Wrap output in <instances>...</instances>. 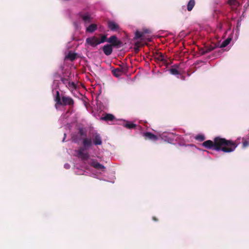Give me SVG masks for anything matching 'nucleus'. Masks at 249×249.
Masks as SVG:
<instances>
[{"mask_svg": "<svg viewBox=\"0 0 249 249\" xmlns=\"http://www.w3.org/2000/svg\"><path fill=\"white\" fill-rule=\"evenodd\" d=\"M228 3L230 5L237 6L238 5L237 0H229Z\"/></svg>", "mask_w": 249, "mask_h": 249, "instance_id": "26", "label": "nucleus"}, {"mask_svg": "<svg viewBox=\"0 0 249 249\" xmlns=\"http://www.w3.org/2000/svg\"><path fill=\"white\" fill-rule=\"evenodd\" d=\"M155 59L159 61L162 62L163 63L166 64L167 62L165 59L164 55L161 53H157L155 56Z\"/></svg>", "mask_w": 249, "mask_h": 249, "instance_id": "12", "label": "nucleus"}, {"mask_svg": "<svg viewBox=\"0 0 249 249\" xmlns=\"http://www.w3.org/2000/svg\"><path fill=\"white\" fill-rule=\"evenodd\" d=\"M67 57L71 61H73L76 58V54L74 53H69Z\"/></svg>", "mask_w": 249, "mask_h": 249, "instance_id": "22", "label": "nucleus"}, {"mask_svg": "<svg viewBox=\"0 0 249 249\" xmlns=\"http://www.w3.org/2000/svg\"><path fill=\"white\" fill-rule=\"evenodd\" d=\"M142 33H143V35H144V34H148L150 33V31L148 29H144L143 30V31L142 32Z\"/></svg>", "mask_w": 249, "mask_h": 249, "instance_id": "32", "label": "nucleus"}, {"mask_svg": "<svg viewBox=\"0 0 249 249\" xmlns=\"http://www.w3.org/2000/svg\"><path fill=\"white\" fill-rule=\"evenodd\" d=\"M61 81L63 82V83L65 84H68V82H69L68 81V79H67V78H63L61 79Z\"/></svg>", "mask_w": 249, "mask_h": 249, "instance_id": "30", "label": "nucleus"}, {"mask_svg": "<svg viewBox=\"0 0 249 249\" xmlns=\"http://www.w3.org/2000/svg\"><path fill=\"white\" fill-rule=\"evenodd\" d=\"M249 145V142L246 140H244L243 142V147L245 148Z\"/></svg>", "mask_w": 249, "mask_h": 249, "instance_id": "29", "label": "nucleus"}, {"mask_svg": "<svg viewBox=\"0 0 249 249\" xmlns=\"http://www.w3.org/2000/svg\"><path fill=\"white\" fill-rule=\"evenodd\" d=\"M108 28L112 31H117L120 29L119 25L114 21H107Z\"/></svg>", "mask_w": 249, "mask_h": 249, "instance_id": "7", "label": "nucleus"}, {"mask_svg": "<svg viewBox=\"0 0 249 249\" xmlns=\"http://www.w3.org/2000/svg\"><path fill=\"white\" fill-rule=\"evenodd\" d=\"M87 134V131L85 129L83 128H79L78 129V134L81 137H85V138H86Z\"/></svg>", "mask_w": 249, "mask_h": 249, "instance_id": "19", "label": "nucleus"}, {"mask_svg": "<svg viewBox=\"0 0 249 249\" xmlns=\"http://www.w3.org/2000/svg\"><path fill=\"white\" fill-rule=\"evenodd\" d=\"M97 29V25L95 24H91L89 26L87 30L90 33L93 32Z\"/></svg>", "mask_w": 249, "mask_h": 249, "instance_id": "21", "label": "nucleus"}, {"mask_svg": "<svg viewBox=\"0 0 249 249\" xmlns=\"http://www.w3.org/2000/svg\"><path fill=\"white\" fill-rule=\"evenodd\" d=\"M92 142L95 145H100L102 144V140L100 134L97 132L93 133L92 135Z\"/></svg>", "mask_w": 249, "mask_h": 249, "instance_id": "5", "label": "nucleus"}, {"mask_svg": "<svg viewBox=\"0 0 249 249\" xmlns=\"http://www.w3.org/2000/svg\"><path fill=\"white\" fill-rule=\"evenodd\" d=\"M112 46L118 47L121 45L122 43L121 41L118 39L117 36L115 35L111 36L107 40Z\"/></svg>", "mask_w": 249, "mask_h": 249, "instance_id": "6", "label": "nucleus"}, {"mask_svg": "<svg viewBox=\"0 0 249 249\" xmlns=\"http://www.w3.org/2000/svg\"><path fill=\"white\" fill-rule=\"evenodd\" d=\"M218 47V46H217L216 44H215L214 46L210 45V46H207L205 47V52H203L202 53L206 54L207 53L212 51L214 49Z\"/></svg>", "mask_w": 249, "mask_h": 249, "instance_id": "14", "label": "nucleus"}, {"mask_svg": "<svg viewBox=\"0 0 249 249\" xmlns=\"http://www.w3.org/2000/svg\"><path fill=\"white\" fill-rule=\"evenodd\" d=\"M68 86L70 88L75 89L76 86L74 82H68Z\"/></svg>", "mask_w": 249, "mask_h": 249, "instance_id": "28", "label": "nucleus"}, {"mask_svg": "<svg viewBox=\"0 0 249 249\" xmlns=\"http://www.w3.org/2000/svg\"><path fill=\"white\" fill-rule=\"evenodd\" d=\"M143 33L141 32H139L138 31H137L136 32H135V37H134V38L135 39H139L141 37H142V36H143Z\"/></svg>", "mask_w": 249, "mask_h": 249, "instance_id": "23", "label": "nucleus"}, {"mask_svg": "<svg viewBox=\"0 0 249 249\" xmlns=\"http://www.w3.org/2000/svg\"><path fill=\"white\" fill-rule=\"evenodd\" d=\"M74 104V101L72 98L70 96H62L61 103H59L58 105L68 106L70 109H71L73 107Z\"/></svg>", "mask_w": 249, "mask_h": 249, "instance_id": "3", "label": "nucleus"}, {"mask_svg": "<svg viewBox=\"0 0 249 249\" xmlns=\"http://www.w3.org/2000/svg\"><path fill=\"white\" fill-rule=\"evenodd\" d=\"M170 73L173 75H177L179 74V71L176 69L172 68L170 70Z\"/></svg>", "mask_w": 249, "mask_h": 249, "instance_id": "27", "label": "nucleus"}, {"mask_svg": "<svg viewBox=\"0 0 249 249\" xmlns=\"http://www.w3.org/2000/svg\"><path fill=\"white\" fill-rule=\"evenodd\" d=\"M90 165L96 169L101 170L102 171H104L105 169V167L98 162L96 160H92L90 163Z\"/></svg>", "mask_w": 249, "mask_h": 249, "instance_id": "9", "label": "nucleus"}, {"mask_svg": "<svg viewBox=\"0 0 249 249\" xmlns=\"http://www.w3.org/2000/svg\"><path fill=\"white\" fill-rule=\"evenodd\" d=\"M83 146L80 147L76 151L77 157L81 158L83 160H87L89 157V155L88 152H85L84 151L87 149L92 145V140L90 138H85L83 140L82 142Z\"/></svg>", "mask_w": 249, "mask_h": 249, "instance_id": "2", "label": "nucleus"}, {"mask_svg": "<svg viewBox=\"0 0 249 249\" xmlns=\"http://www.w3.org/2000/svg\"><path fill=\"white\" fill-rule=\"evenodd\" d=\"M196 1L195 0H190L187 4V10L188 11L192 10L194 6L195 5Z\"/></svg>", "mask_w": 249, "mask_h": 249, "instance_id": "18", "label": "nucleus"}, {"mask_svg": "<svg viewBox=\"0 0 249 249\" xmlns=\"http://www.w3.org/2000/svg\"><path fill=\"white\" fill-rule=\"evenodd\" d=\"M143 136L145 140H150L153 141H156L158 139V137L157 135L149 132L143 133Z\"/></svg>", "mask_w": 249, "mask_h": 249, "instance_id": "8", "label": "nucleus"}, {"mask_svg": "<svg viewBox=\"0 0 249 249\" xmlns=\"http://www.w3.org/2000/svg\"><path fill=\"white\" fill-rule=\"evenodd\" d=\"M199 53H200L201 55H204L205 54L202 53H203V52H205V48H199Z\"/></svg>", "mask_w": 249, "mask_h": 249, "instance_id": "31", "label": "nucleus"}, {"mask_svg": "<svg viewBox=\"0 0 249 249\" xmlns=\"http://www.w3.org/2000/svg\"><path fill=\"white\" fill-rule=\"evenodd\" d=\"M196 140L199 141V142H202L205 140V137L203 135H198L196 136L195 137Z\"/></svg>", "mask_w": 249, "mask_h": 249, "instance_id": "25", "label": "nucleus"}, {"mask_svg": "<svg viewBox=\"0 0 249 249\" xmlns=\"http://www.w3.org/2000/svg\"><path fill=\"white\" fill-rule=\"evenodd\" d=\"M62 97L61 98L59 91L57 90L54 97V101L56 102L55 106L61 103Z\"/></svg>", "mask_w": 249, "mask_h": 249, "instance_id": "16", "label": "nucleus"}, {"mask_svg": "<svg viewBox=\"0 0 249 249\" xmlns=\"http://www.w3.org/2000/svg\"><path fill=\"white\" fill-rule=\"evenodd\" d=\"M79 16L83 21H84L86 23H89L91 21V17L88 13L85 14L80 13Z\"/></svg>", "mask_w": 249, "mask_h": 249, "instance_id": "11", "label": "nucleus"}, {"mask_svg": "<svg viewBox=\"0 0 249 249\" xmlns=\"http://www.w3.org/2000/svg\"><path fill=\"white\" fill-rule=\"evenodd\" d=\"M115 119V117L111 114L107 113L104 116L101 117L100 120L107 122L112 121Z\"/></svg>", "mask_w": 249, "mask_h": 249, "instance_id": "13", "label": "nucleus"}, {"mask_svg": "<svg viewBox=\"0 0 249 249\" xmlns=\"http://www.w3.org/2000/svg\"><path fill=\"white\" fill-rule=\"evenodd\" d=\"M152 219L155 221H158V219L155 216H153L152 217Z\"/></svg>", "mask_w": 249, "mask_h": 249, "instance_id": "33", "label": "nucleus"}, {"mask_svg": "<svg viewBox=\"0 0 249 249\" xmlns=\"http://www.w3.org/2000/svg\"><path fill=\"white\" fill-rule=\"evenodd\" d=\"M202 146L208 149H213L217 151H222L230 153L235 150L238 146L236 142L228 140L220 137H216L213 141L207 140L202 143Z\"/></svg>", "mask_w": 249, "mask_h": 249, "instance_id": "1", "label": "nucleus"}, {"mask_svg": "<svg viewBox=\"0 0 249 249\" xmlns=\"http://www.w3.org/2000/svg\"><path fill=\"white\" fill-rule=\"evenodd\" d=\"M104 53L107 56L110 55L113 51L112 46L109 44H106L103 47Z\"/></svg>", "mask_w": 249, "mask_h": 249, "instance_id": "10", "label": "nucleus"}, {"mask_svg": "<svg viewBox=\"0 0 249 249\" xmlns=\"http://www.w3.org/2000/svg\"><path fill=\"white\" fill-rule=\"evenodd\" d=\"M231 38H228L225 40H224L222 43L220 44L219 47L220 48H224L226 47L229 44L231 41Z\"/></svg>", "mask_w": 249, "mask_h": 249, "instance_id": "20", "label": "nucleus"}, {"mask_svg": "<svg viewBox=\"0 0 249 249\" xmlns=\"http://www.w3.org/2000/svg\"><path fill=\"white\" fill-rule=\"evenodd\" d=\"M86 42L91 47H95L100 44L99 38L95 36L88 37Z\"/></svg>", "mask_w": 249, "mask_h": 249, "instance_id": "4", "label": "nucleus"}, {"mask_svg": "<svg viewBox=\"0 0 249 249\" xmlns=\"http://www.w3.org/2000/svg\"><path fill=\"white\" fill-rule=\"evenodd\" d=\"M107 39H108L107 38V35H102L101 36V39H99L100 44L101 43H104L105 42H106V41L107 42Z\"/></svg>", "mask_w": 249, "mask_h": 249, "instance_id": "24", "label": "nucleus"}, {"mask_svg": "<svg viewBox=\"0 0 249 249\" xmlns=\"http://www.w3.org/2000/svg\"><path fill=\"white\" fill-rule=\"evenodd\" d=\"M124 126L128 129L135 128L136 125L128 121H126L124 123Z\"/></svg>", "mask_w": 249, "mask_h": 249, "instance_id": "17", "label": "nucleus"}, {"mask_svg": "<svg viewBox=\"0 0 249 249\" xmlns=\"http://www.w3.org/2000/svg\"><path fill=\"white\" fill-rule=\"evenodd\" d=\"M112 73L115 77H118L122 75L123 71L120 69L117 68L113 70Z\"/></svg>", "mask_w": 249, "mask_h": 249, "instance_id": "15", "label": "nucleus"}]
</instances>
